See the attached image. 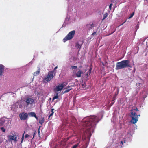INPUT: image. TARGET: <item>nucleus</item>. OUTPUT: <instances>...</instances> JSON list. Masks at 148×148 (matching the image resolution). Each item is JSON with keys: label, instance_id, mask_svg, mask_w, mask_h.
Masks as SVG:
<instances>
[{"label": "nucleus", "instance_id": "ddd939ff", "mask_svg": "<svg viewBox=\"0 0 148 148\" xmlns=\"http://www.w3.org/2000/svg\"><path fill=\"white\" fill-rule=\"evenodd\" d=\"M92 65L91 64L90 66V68L89 69V70L86 73V76L87 77H88L90 75L91 73V71L92 70Z\"/></svg>", "mask_w": 148, "mask_h": 148}, {"label": "nucleus", "instance_id": "2eb2a0df", "mask_svg": "<svg viewBox=\"0 0 148 148\" xmlns=\"http://www.w3.org/2000/svg\"><path fill=\"white\" fill-rule=\"evenodd\" d=\"M82 44V43L81 44H79L78 42L76 43L75 47L77 48V49H79V51L80 49L81 48Z\"/></svg>", "mask_w": 148, "mask_h": 148}, {"label": "nucleus", "instance_id": "f257e3e1", "mask_svg": "<svg viewBox=\"0 0 148 148\" xmlns=\"http://www.w3.org/2000/svg\"><path fill=\"white\" fill-rule=\"evenodd\" d=\"M98 122L95 116H88L84 118L82 121V123H83L82 125L84 127H86V130L87 133H88L89 134H91V131L93 129L92 128Z\"/></svg>", "mask_w": 148, "mask_h": 148}, {"label": "nucleus", "instance_id": "e433bc0d", "mask_svg": "<svg viewBox=\"0 0 148 148\" xmlns=\"http://www.w3.org/2000/svg\"><path fill=\"white\" fill-rule=\"evenodd\" d=\"M112 4H111L110 5H109V9H110V10L111 9V7H112Z\"/></svg>", "mask_w": 148, "mask_h": 148}, {"label": "nucleus", "instance_id": "9d476101", "mask_svg": "<svg viewBox=\"0 0 148 148\" xmlns=\"http://www.w3.org/2000/svg\"><path fill=\"white\" fill-rule=\"evenodd\" d=\"M4 66L2 64H0V76H1L4 71Z\"/></svg>", "mask_w": 148, "mask_h": 148}, {"label": "nucleus", "instance_id": "72a5a7b5", "mask_svg": "<svg viewBox=\"0 0 148 148\" xmlns=\"http://www.w3.org/2000/svg\"><path fill=\"white\" fill-rule=\"evenodd\" d=\"M86 25L88 29H89V27H90V25L89 24H87Z\"/></svg>", "mask_w": 148, "mask_h": 148}, {"label": "nucleus", "instance_id": "c756f323", "mask_svg": "<svg viewBox=\"0 0 148 148\" xmlns=\"http://www.w3.org/2000/svg\"><path fill=\"white\" fill-rule=\"evenodd\" d=\"M37 132L36 131H35L33 134V138H34L35 135L36 134Z\"/></svg>", "mask_w": 148, "mask_h": 148}, {"label": "nucleus", "instance_id": "4468645a", "mask_svg": "<svg viewBox=\"0 0 148 148\" xmlns=\"http://www.w3.org/2000/svg\"><path fill=\"white\" fill-rule=\"evenodd\" d=\"M40 72V69L39 67H38V70L35 72L33 73V75L34 76H37L39 74Z\"/></svg>", "mask_w": 148, "mask_h": 148}, {"label": "nucleus", "instance_id": "c03bdc74", "mask_svg": "<svg viewBox=\"0 0 148 148\" xmlns=\"http://www.w3.org/2000/svg\"><path fill=\"white\" fill-rule=\"evenodd\" d=\"M113 32H112V33H111V34H113Z\"/></svg>", "mask_w": 148, "mask_h": 148}, {"label": "nucleus", "instance_id": "a878e982", "mask_svg": "<svg viewBox=\"0 0 148 148\" xmlns=\"http://www.w3.org/2000/svg\"><path fill=\"white\" fill-rule=\"evenodd\" d=\"M134 12H133L132 14H131L130 15V16L129 17L128 19H130V18L134 16Z\"/></svg>", "mask_w": 148, "mask_h": 148}, {"label": "nucleus", "instance_id": "b1692460", "mask_svg": "<svg viewBox=\"0 0 148 148\" xmlns=\"http://www.w3.org/2000/svg\"><path fill=\"white\" fill-rule=\"evenodd\" d=\"M119 89H118L117 90V91L115 92V94L114 95V96H115V97H116L117 95H118L119 92Z\"/></svg>", "mask_w": 148, "mask_h": 148}, {"label": "nucleus", "instance_id": "ea45409f", "mask_svg": "<svg viewBox=\"0 0 148 148\" xmlns=\"http://www.w3.org/2000/svg\"><path fill=\"white\" fill-rule=\"evenodd\" d=\"M62 84H63L64 87L66 85V84H65L64 83H63Z\"/></svg>", "mask_w": 148, "mask_h": 148}, {"label": "nucleus", "instance_id": "aec40b11", "mask_svg": "<svg viewBox=\"0 0 148 148\" xmlns=\"http://www.w3.org/2000/svg\"><path fill=\"white\" fill-rule=\"evenodd\" d=\"M69 87H70V86L68 87V88H67L68 89H67L66 90L64 91V93H66L68 92L71 89V88L69 89Z\"/></svg>", "mask_w": 148, "mask_h": 148}, {"label": "nucleus", "instance_id": "4c0bfd02", "mask_svg": "<svg viewBox=\"0 0 148 148\" xmlns=\"http://www.w3.org/2000/svg\"><path fill=\"white\" fill-rule=\"evenodd\" d=\"M114 103V102H113V101H112L110 104L111 105V106H112Z\"/></svg>", "mask_w": 148, "mask_h": 148}, {"label": "nucleus", "instance_id": "423d86ee", "mask_svg": "<svg viewBox=\"0 0 148 148\" xmlns=\"http://www.w3.org/2000/svg\"><path fill=\"white\" fill-rule=\"evenodd\" d=\"M24 101L26 103L27 106L30 104H32L34 103V100L33 99L29 97L26 98Z\"/></svg>", "mask_w": 148, "mask_h": 148}, {"label": "nucleus", "instance_id": "7ed1b4c3", "mask_svg": "<svg viewBox=\"0 0 148 148\" xmlns=\"http://www.w3.org/2000/svg\"><path fill=\"white\" fill-rule=\"evenodd\" d=\"M130 111V117L132 119L130 122L132 123L135 124L138 121V118L136 112H134L133 110H131Z\"/></svg>", "mask_w": 148, "mask_h": 148}, {"label": "nucleus", "instance_id": "0eeeda50", "mask_svg": "<svg viewBox=\"0 0 148 148\" xmlns=\"http://www.w3.org/2000/svg\"><path fill=\"white\" fill-rule=\"evenodd\" d=\"M19 117L20 119L23 120H26L28 117V114L25 112H22L19 114Z\"/></svg>", "mask_w": 148, "mask_h": 148}, {"label": "nucleus", "instance_id": "2f4dec72", "mask_svg": "<svg viewBox=\"0 0 148 148\" xmlns=\"http://www.w3.org/2000/svg\"><path fill=\"white\" fill-rule=\"evenodd\" d=\"M57 68H58V66H56V67L54 68V70H54V71H55V70H56V69H57ZM56 72H55V73H54V75H55V74H56Z\"/></svg>", "mask_w": 148, "mask_h": 148}, {"label": "nucleus", "instance_id": "39448f33", "mask_svg": "<svg viewBox=\"0 0 148 148\" xmlns=\"http://www.w3.org/2000/svg\"><path fill=\"white\" fill-rule=\"evenodd\" d=\"M54 73L55 71L54 70L49 72L47 77L44 78V80H45L47 82L51 81V79L53 78L54 76H55L54 75V76L53 75V74Z\"/></svg>", "mask_w": 148, "mask_h": 148}, {"label": "nucleus", "instance_id": "4be33fe9", "mask_svg": "<svg viewBox=\"0 0 148 148\" xmlns=\"http://www.w3.org/2000/svg\"><path fill=\"white\" fill-rule=\"evenodd\" d=\"M108 14L107 13H106L105 14H104L103 15V20L105 19L108 16Z\"/></svg>", "mask_w": 148, "mask_h": 148}, {"label": "nucleus", "instance_id": "5701e85b", "mask_svg": "<svg viewBox=\"0 0 148 148\" xmlns=\"http://www.w3.org/2000/svg\"><path fill=\"white\" fill-rule=\"evenodd\" d=\"M4 123H5L4 121L0 120V126L3 125Z\"/></svg>", "mask_w": 148, "mask_h": 148}, {"label": "nucleus", "instance_id": "7c9ffc66", "mask_svg": "<svg viewBox=\"0 0 148 148\" xmlns=\"http://www.w3.org/2000/svg\"><path fill=\"white\" fill-rule=\"evenodd\" d=\"M30 136L28 134H26L25 136V138H27L28 137H29Z\"/></svg>", "mask_w": 148, "mask_h": 148}, {"label": "nucleus", "instance_id": "412c9836", "mask_svg": "<svg viewBox=\"0 0 148 148\" xmlns=\"http://www.w3.org/2000/svg\"><path fill=\"white\" fill-rule=\"evenodd\" d=\"M80 142H79L78 143H77L75 145H73V147H72V148H76V147H78L79 143Z\"/></svg>", "mask_w": 148, "mask_h": 148}, {"label": "nucleus", "instance_id": "f704fd0d", "mask_svg": "<svg viewBox=\"0 0 148 148\" xmlns=\"http://www.w3.org/2000/svg\"><path fill=\"white\" fill-rule=\"evenodd\" d=\"M116 97H115V96H114V97H113V98H112V101H114V100H115L116 99Z\"/></svg>", "mask_w": 148, "mask_h": 148}, {"label": "nucleus", "instance_id": "6ab92c4d", "mask_svg": "<svg viewBox=\"0 0 148 148\" xmlns=\"http://www.w3.org/2000/svg\"><path fill=\"white\" fill-rule=\"evenodd\" d=\"M77 68V66H72L70 68L71 70H73L74 69H76Z\"/></svg>", "mask_w": 148, "mask_h": 148}, {"label": "nucleus", "instance_id": "a211bd4d", "mask_svg": "<svg viewBox=\"0 0 148 148\" xmlns=\"http://www.w3.org/2000/svg\"><path fill=\"white\" fill-rule=\"evenodd\" d=\"M54 109L53 108H52L51 110V113L49 115V116L48 117V119L49 120H50L49 118H50L54 114Z\"/></svg>", "mask_w": 148, "mask_h": 148}, {"label": "nucleus", "instance_id": "dca6fc26", "mask_svg": "<svg viewBox=\"0 0 148 148\" xmlns=\"http://www.w3.org/2000/svg\"><path fill=\"white\" fill-rule=\"evenodd\" d=\"M58 93H56L54 95V96L53 98V101L54 100L57 99L58 98Z\"/></svg>", "mask_w": 148, "mask_h": 148}, {"label": "nucleus", "instance_id": "c85d7f7f", "mask_svg": "<svg viewBox=\"0 0 148 148\" xmlns=\"http://www.w3.org/2000/svg\"><path fill=\"white\" fill-rule=\"evenodd\" d=\"M24 133L23 134V135H22V138H21V139H22V140H21V143L22 142H23V140L24 139Z\"/></svg>", "mask_w": 148, "mask_h": 148}, {"label": "nucleus", "instance_id": "393cba45", "mask_svg": "<svg viewBox=\"0 0 148 148\" xmlns=\"http://www.w3.org/2000/svg\"><path fill=\"white\" fill-rule=\"evenodd\" d=\"M131 110H133L134 112H136L138 111L139 110L136 107L134 109H132Z\"/></svg>", "mask_w": 148, "mask_h": 148}, {"label": "nucleus", "instance_id": "473e14b6", "mask_svg": "<svg viewBox=\"0 0 148 148\" xmlns=\"http://www.w3.org/2000/svg\"><path fill=\"white\" fill-rule=\"evenodd\" d=\"M141 80V82L142 83H144L142 79L140 77H138Z\"/></svg>", "mask_w": 148, "mask_h": 148}, {"label": "nucleus", "instance_id": "a19ab883", "mask_svg": "<svg viewBox=\"0 0 148 148\" xmlns=\"http://www.w3.org/2000/svg\"><path fill=\"white\" fill-rule=\"evenodd\" d=\"M122 145H123V141H121V143H120Z\"/></svg>", "mask_w": 148, "mask_h": 148}, {"label": "nucleus", "instance_id": "58836bf2", "mask_svg": "<svg viewBox=\"0 0 148 148\" xmlns=\"http://www.w3.org/2000/svg\"><path fill=\"white\" fill-rule=\"evenodd\" d=\"M126 20L124 21V22H123L122 24H121L120 25V26H121V25H123L126 22Z\"/></svg>", "mask_w": 148, "mask_h": 148}, {"label": "nucleus", "instance_id": "c9c22d12", "mask_svg": "<svg viewBox=\"0 0 148 148\" xmlns=\"http://www.w3.org/2000/svg\"><path fill=\"white\" fill-rule=\"evenodd\" d=\"M96 32H94L93 33H92V35L94 36V35H96Z\"/></svg>", "mask_w": 148, "mask_h": 148}, {"label": "nucleus", "instance_id": "f03ea898", "mask_svg": "<svg viewBox=\"0 0 148 148\" xmlns=\"http://www.w3.org/2000/svg\"><path fill=\"white\" fill-rule=\"evenodd\" d=\"M131 65L130 64V62L129 60H125L117 62L116 66L115 69L118 70L126 68H132Z\"/></svg>", "mask_w": 148, "mask_h": 148}, {"label": "nucleus", "instance_id": "79ce46f5", "mask_svg": "<svg viewBox=\"0 0 148 148\" xmlns=\"http://www.w3.org/2000/svg\"><path fill=\"white\" fill-rule=\"evenodd\" d=\"M38 133L39 134L40 133V130H39V129L38 131Z\"/></svg>", "mask_w": 148, "mask_h": 148}, {"label": "nucleus", "instance_id": "bb28decb", "mask_svg": "<svg viewBox=\"0 0 148 148\" xmlns=\"http://www.w3.org/2000/svg\"><path fill=\"white\" fill-rule=\"evenodd\" d=\"M90 27L89 28V29H92V27H94V24L93 23H92L90 25Z\"/></svg>", "mask_w": 148, "mask_h": 148}, {"label": "nucleus", "instance_id": "20e7f679", "mask_svg": "<svg viewBox=\"0 0 148 148\" xmlns=\"http://www.w3.org/2000/svg\"><path fill=\"white\" fill-rule=\"evenodd\" d=\"M75 30H73L70 32L63 39L64 42H65L68 40L72 39L75 34Z\"/></svg>", "mask_w": 148, "mask_h": 148}, {"label": "nucleus", "instance_id": "9b49d317", "mask_svg": "<svg viewBox=\"0 0 148 148\" xmlns=\"http://www.w3.org/2000/svg\"><path fill=\"white\" fill-rule=\"evenodd\" d=\"M28 114L31 117H34L37 119H38V117L37 116L35 113L34 112H31L29 113H28Z\"/></svg>", "mask_w": 148, "mask_h": 148}, {"label": "nucleus", "instance_id": "cd10ccee", "mask_svg": "<svg viewBox=\"0 0 148 148\" xmlns=\"http://www.w3.org/2000/svg\"><path fill=\"white\" fill-rule=\"evenodd\" d=\"M1 129L3 132H5V130L3 127H1Z\"/></svg>", "mask_w": 148, "mask_h": 148}, {"label": "nucleus", "instance_id": "f8f14e48", "mask_svg": "<svg viewBox=\"0 0 148 148\" xmlns=\"http://www.w3.org/2000/svg\"><path fill=\"white\" fill-rule=\"evenodd\" d=\"M83 72L82 71L79 70L75 74V75L77 77H81V75L83 73Z\"/></svg>", "mask_w": 148, "mask_h": 148}, {"label": "nucleus", "instance_id": "1a4fd4ad", "mask_svg": "<svg viewBox=\"0 0 148 148\" xmlns=\"http://www.w3.org/2000/svg\"><path fill=\"white\" fill-rule=\"evenodd\" d=\"M64 88L63 84H60L56 86V88L54 89L55 91L58 92Z\"/></svg>", "mask_w": 148, "mask_h": 148}, {"label": "nucleus", "instance_id": "37998d69", "mask_svg": "<svg viewBox=\"0 0 148 148\" xmlns=\"http://www.w3.org/2000/svg\"><path fill=\"white\" fill-rule=\"evenodd\" d=\"M137 116H138V118L139 116H140V114L137 115Z\"/></svg>", "mask_w": 148, "mask_h": 148}, {"label": "nucleus", "instance_id": "6e6552de", "mask_svg": "<svg viewBox=\"0 0 148 148\" xmlns=\"http://www.w3.org/2000/svg\"><path fill=\"white\" fill-rule=\"evenodd\" d=\"M18 135L16 134H13V135H10L8 136V138L9 139L14 140L15 142L17 141V138Z\"/></svg>", "mask_w": 148, "mask_h": 148}, {"label": "nucleus", "instance_id": "f3484780", "mask_svg": "<svg viewBox=\"0 0 148 148\" xmlns=\"http://www.w3.org/2000/svg\"><path fill=\"white\" fill-rule=\"evenodd\" d=\"M41 119H40L39 120V123L42 126L43 123L44 122V117L41 118Z\"/></svg>", "mask_w": 148, "mask_h": 148}]
</instances>
